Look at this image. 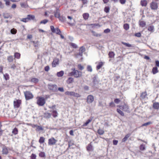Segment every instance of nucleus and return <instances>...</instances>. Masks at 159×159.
<instances>
[{"mask_svg": "<svg viewBox=\"0 0 159 159\" xmlns=\"http://www.w3.org/2000/svg\"><path fill=\"white\" fill-rule=\"evenodd\" d=\"M21 101L20 100L15 99L14 101V105L15 107L18 108L20 106Z\"/></svg>", "mask_w": 159, "mask_h": 159, "instance_id": "nucleus-9", "label": "nucleus"}, {"mask_svg": "<svg viewBox=\"0 0 159 159\" xmlns=\"http://www.w3.org/2000/svg\"><path fill=\"white\" fill-rule=\"evenodd\" d=\"M4 1L5 2V4L6 6H8L10 5V1L9 0H4Z\"/></svg>", "mask_w": 159, "mask_h": 159, "instance_id": "nucleus-59", "label": "nucleus"}, {"mask_svg": "<svg viewBox=\"0 0 159 159\" xmlns=\"http://www.w3.org/2000/svg\"><path fill=\"white\" fill-rule=\"evenodd\" d=\"M74 81V79L72 77H69L67 80L66 82L68 84L72 83Z\"/></svg>", "mask_w": 159, "mask_h": 159, "instance_id": "nucleus-18", "label": "nucleus"}, {"mask_svg": "<svg viewBox=\"0 0 159 159\" xmlns=\"http://www.w3.org/2000/svg\"><path fill=\"white\" fill-rule=\"evenodd\" d=\"M64 72L63 71H61L57 73V75L58 77H62L64 75Z\"/></svg>", "mask_w": 159, "mask_h": 159, "instance_id": "nucleus-23", "label": "nucleus"}, {"mask_svg": "<svg viewBox=\"0 0 159 159\" xmlns=\"http://www.w3.org/2000/svg\"><path fill=\"white\" fill-rule=\"evenodd\" d=\"M98 132L99 134L101 135L104 133V131L102 129H99L98 130Z\"/></svg>", "mask_w": 159, "mask_h": 159, "instance_id": "nucleus-46", "label": "nucleus"}, {"mask_svg": "<svg viewBox=\"0 0 159 159\" xmlns=\"http://www.w3.org/2000/svg\"><path fill=\"white\" fill-rule=\"evenodd\" d=\"M57 142V140L55 139L54 138L52 137L48 140V144L49 145H55Z\"/></svg>", "mask_w": 159, "mask_h": 159, "instance_id": "nucleus-6", "label": "nucleus"}, {"mask_svg": "<svg viewBox=\"0 0 159 159\" xmlns=\"http://www.w3.org/2000/svg\"><path fill=\"white\" fill-rule=\"evenodd\" d=\"M116 110L117 111L121 116H124V113H123V111H121L120 109H117Z\"/></svg>", "mask_w": 159, "mask_h": 159, "instance_id": "nucleus-42", "label": "nucleus"}, {"mask_svg": "<svg viewBox=\"0 0 159 159\" xmlns=\"http://www.w3.org/2000/svg\"><path fill=\"white\" fill-rule=\"evenodd\" d=\"M122 43L128 47H132V45L128 43H126L124 42H122Z\"/></svg>", "mask_w": 159, "mask_h": 159, "instance_id": "nucleus-45", "label": "nucleus"}, {"mask_svg": "<svg viewBox=\"0 0 159 159\" xmlns=\"http://www.w3.org/2000/svg\"><path fill=\"white\" fill-rule=\"evenodd\" d=\"M59 18L61 22H64L66 20V18L62 16H60Z\"/></svg>", "mask_w": 159, "mask_h": 159, "instance_id": "nucleus-38", "label": "nucleus"}, {"mask_svg": "<svg viewBox=\"0 0 159 159\" xmlns=\"http://www.w3.org/2000/svg\"><path fill=\"white\" fill-rule=\"evenodd\" d=\"M78 67L79 70H82L84 69V67L80 64H79L78 65Z\"/></svg>", "mask_w": 159, "mask_h": 159, "instance_id": "nucleus-55", "label": "nucleus"}, {"mask_svg": "<svg viewBox=\"0 0 159 159\" xmlns=\"http://www.w3.org/2000/svg\"><path fill=\"white\" fill-rule=\"evenodd\" d=\"M7 59L8 61L9 62H12L13 61L14 58H13V57L12 56H8L7 57Z\"/></svg>", "mask_w": 159, "mask_h": 159, "instance_id": "nucleus-26", "label": "nucleus"}, {"mask_svg": "<svg viewBox=\"0 0 159 159\" xmlns=\"http://www.w3.org/2000/svg\"><path fill=\"white\" fill-rule=\"evenodd\" d=\"M31 159H36V155L34 154H32L31 156Z\"/></svg>", "mask_w": 159, "mask_h": 159, "instance_id": "nucleus-60", "label": "nucleus"}, {"mask_svg": "<svg viewBox=\"0 0 159 159\" xmlns=\"http://www.w3.org/2000/svg\"><path fill=\"white\" fill-rule=\"evenodd\" d=\"M8 152V150L7 147L4 146L2 148V153L4 154L7 155Z\"/></svg>", "mask_w": 159, "mask_h": 159, "instance_id": "nucleus-12", "label": "nucleus"}, {"mask_svg": "<svg viewBox=\"0 0 159 159\" xmlns=\"http://www.w3.org/2000/svg\"><path fill=\"white\" fill-rule=\"evenodd\" d=\"M152 72L154 74H155L158 72V68L157 67H153L152 69Z\"/></svg>", "mask_w": 159, "mask_h": 159, "instance_id": "nucleus-24", "label": "nucleus"}, {"mask_svg": "<svg viewBox=\"0 0 159 159\" xmlns=\"http://www.w3.org/2000/svg\"><path fill=\"white\" fill-rule=\"evenodd\" d=\"M20 20L21 21L24 22H28L29 21L28 20V18L27 17L26 18H23L22 19H21Z\"/></svg>", "mask_w": 159, "mask_h": 159, "instance_id": "nucleus-40", "label": "nucleus"}, {"mask_svg": "<svg viewBox=\"0 0 159 159\" xmlns=\"http://www.w3.org/2000/svg\"><path fill=\"white\" fill-rule=\"evenodd\" d=\"M17 32V30L14 29L13 28L11 30V33L13 34H15Z\"/></svg>", "mask_w": 159, "mask_h": 159, "instance_id": "nucleus-49", "label": "nucleus"}, {"mask_svg": "<svg viewBox=\"0 0 159 159\" xmlns=\"http://www.w3.org/2000/svg\"><path fill=\"white\" fill-rule=\"evenodd\" d=\"M48 20H47V19H45V20H42L40 22V24H46L47 22H48Z\"/></svg>", "mask_w": 159, "mask_h": 159, "instance_id": "nucleus-54", "label": "nucleus"}, {"mask_svg": "<svg viewBox=\"0 0 159 159\" xmlns=\"http://www.w3.org/2000/svg\"><path fill=\"white\" fill-rule=\"evenodd\" d=\"M130 136V134H126L125 136V137L122 139V142H125V141H126Z\"/></svg>", "mask_w": 159, "mask_h": 159, "instance_id": "nucleus-22", "label": "nucleus"}, {"mask_svg": "<svg viewBox=\"0 0 159 159\" xmlns=\"http://www.w3.org/2000/svg\"><path fill=\"white\" fill-rule=\"evenodd\" d=\"M152 124V122H148L147 123H146L143 124L141 126H147L149 125H150Z\"/></svg>", "mask_w": 159, "mask_h": 159, "instance_id": "nucleus-56", "label": "nucleus"}, {"mask_svg": "<svg viewBox=\"0 0 159 159\" xmlns=\"http://www.w3.org/2000/svg\"><path fill=\"white\" fill-rule=\"evenodd\" d=\"M20 54L19 53L15 52L14 54L15 58H16L17 59H19L20 58Z\"/></svg>", "mask_w": 159, "mask_h": 159, "instance_id": "nucleus-30", "label": "nucleus"}, {"mask_svg": "<svg viewBox=\"0 0 159 159\" xmlns=\"http://www.w3.org/2000/svg\"><path fill=\"white\" fill-rule=\"evenodd\" d=\"M61 32L60 29L58 28H57L55 29V30L53 33H55L57 34H60Z\"/></svg>", "mask_w": 159, "mask_h": 159, "instance_id": "nucleus-31", "label": "nucleus"}, {"mask_svg": "<svg viewBox=\"0 0 159 159\" xmlns=\"http://www.w3.org/2000/svg\"><path fill=\"white\" fill-rule=\"evenodd\" d=\"M27 17L28 18L29 21L31 20H33L35 18V16L34 15H29L27 16Z\"/></svg>", "mask_w": 159, "mask_h": 159, "instance_id": "nucleus-19", "label": "nucleus"}, {"mask_svg": "<svg viewBox=\"0 0 159 159\" xmlns=\"http://www.w3.org/2000/svg\"><path fill=\"white\" fill-rule=\"evenodd\" d=\"M73 71L69 73V75L71 76H74L75 77L78 78L82 76V72L77 70H75V69H72Z\"/></svg>", "mask_w": 159, "mask_h": 159, "instance_id": "nucleus-1", "label": "nucleus"}, {"mask_svg": "<svg viewBox=\"0 0 159 159\" xmlns=\"http://www.w3.org/2000/svg\"><path fill=\"white\" fill-rule=\"evenodd\" d=\"M110 8L109 7H105L104 9V11L107 13L109 12Z\"/></svg>", "mask_w": 159, "mask_h": 159, "instance_id": "nucleus-48", "label": "nucleus"}, {"mask_svg": "<svg viewBox=\"0 0 159 159\" xmlns=\"http://www.w3.org/2000/svg\"><path fill=\"white\" fill-rule=\"evenodd\" d=\"M37 103L39 106H42L45 103V100L44 98L37 97Z\"/></svg>", "mask_w": 159, "mask_h": 159, "instance_id": "nucleus-2", "label": "nucleus"}, {"mask_svg": "<svg viewBox=\"0 0 159 159\" xmlns=\"http://www.w3.org/2000/svg\"><path fill=\"white\" fill-rule=\"evenodd\" d=\"M141 4L142 6H146L147 4V1L145 0H142L141 1Z\"/></svg>", "mask_w": 159, "mask_h": 159, "instance_id": "nucleus-25", "label": "nucleus"}, {"mask_svg": "<svg viewBox=\"0 0 159 159\" xmlns=\"http://www.w3.org/2000/svg\"><path fill=\"white\" fill-rule=\"evenodd\" d=\"M70 45L72 46L73 48H77V46L76 44L73 43H70Z\"/></svg>", "mask_w": 159, "mask_h": 159, "instance_id": "nucleus-57", "label": "nucleus"}, {"mask_svg": "<svg viewBox=\"0 0 159 159\" xmlns=\"http://www.w3.org/2000/svg\"><path fill=\"white\" fill-rule=\"evenodd\" d=\"M87 70L88 71L91 72L92 71V68L91 66L88 65L87 67Z\"/></svg>", "mask_w": 159, "mask_h": 159, "instance_id": "nucleus-50", "label": "nucleus"}, {"mask_svg": "<svg viewBox=\"0 0 159 159\" xmlns=\"http://www.w3.org/2000/svg\"><path fill=\"white\" fill-rule=\"evenodd\" d=\"M93 86L95 87L98 84L99 81L96 76H95L93 78Z\"/></svg>", "mask_w": 159, "mask_h": 159, "instance_id": "nucleus-11", "label": "nucleus"}, {"mask_svg": "<svg viewBox=\"0 0 159 159\" xmlns=\"http://www.w3.org/2000/svg\"><path fill=\"white\" fill-rule=\"evenodd\" d=\"M5 6L0 1V8L3 9L4 8Z\"/></svg>", "mask_w": 159, "mask_h": 159, "instance_id": "nucleus-62", "label": "nucleus"}, {"mask_svg": "<svg viewBox=\"0 0 159 159\" xmlns=\"http://www.w3.org/2000/svg\"><path fill=\"white\" fill-rule=\"evenodd\" d=\"M18 132V129L17 128H15L12 131V133L14 134H17Z\"/></svg>", "mask_w": 159, "mask_h": 159, "instance_id": "nucleus-43", "label": "nucleus"}, {"mask_svg": "<svg viewBox=\"0 0 159 159\" xmlns=\"http://www.w3.org/2000/svg\"><path fill=\"white\" fill-rule=\"evenodd\" d=\"M120 101V100L118 98H116L114 100V102L116 104L119 103Z\"/></svg>", "mask_w": 159, "mask_h": 159, "instance_id": "nucleus-64", "label": "nucleus"}, {"mask_svg": "<svg viewBox=\"0 0 159 159\" xmlns=\"http://www.w3.org/2000/svg\"><path fill=\"white\" fill-rule=\"evenodd\" d=\"M92 120V118H90L89 119L87 120L86 122L84 123L82 125V126H87Z\"/></svg>", "mask_w": 159, "mask_h": 159, "instance_id": "nucleus-20", "label": "nucleus"}, {"mask_svg": "<svg viewBox=\"0 0 159 159\" xmlns=\"http://www.w3.org/2000/svg\"><path fill=\"white\" fill-rule=\"evenodd\" d=\"M94 100V97L92 95H88L87 98V102L88 103H92Z\"/></svg>", "mask_w": 159, "mask_h": 159, "instance_id": "nucleus-8", "label": "nucleus"}, {"mask_svg": "<svg viewBox=\"0 0 159 159\" xmlns=\"http://www.w3.org/2000/svg\"><path fill=\"white\" fill-rule=\"evenodd\" d=\"M45 140V139L43 137H41L39 140V142L41 144L43 143L44 142Z\"/></svg>", "mask_w": 159, "mask_h": 159, "instance_id": "nucleus-32", "label": "nucleus"}, {"mask_svg": "<svg viewBox=\"0 0 159 159\" xmlns=\"http://www.w3.org/2000/svg\"><path fill=\"white\" fill-rule=\"evenodd\" d=\"M153 108L155 109H159V103L158 102H155L153 103Z\"/></svg>", "mask_w": 159, "mask_h": 159, "instance_id": "nucleus-14", "label": "nucleus"}, {"mask_svg": "<svg viewBox=\"0 0 159 159\" xmlns=\"http://www.w3.org/2000/svg\"><path fill=\"white\" fill-rule=\"evenodd\" d=\"M83 16L84 19L85 20H87L88 19L89 15L87 13H85L83 14Z\"/></svg>", "mask_w": 159, "mask_h": 159, "instance_id": "nucleus-27", "label": "nucleus"}, {"mask_svg": "<svg viewBox=\"0 0 159 159\" xmlns=\"http://www.w3.org/2000/svg\"><path fill=\"white\" fill-rule=\"evenodd\" d=\"M4 77L5 79L6 80H8L9 78V75L7 74H6L5 75H4Z\"/></svg>", "mask_w": 159, "mask_h": 159, "instance_id": "nucleus-63", "label": "nucleus"}, {"mask_svg": "<svg viewBox=\"0 0 159 159\" xmlns=\"http://www.w3.org/2000/svg\"><path fill=\"white\" fill-rule=\"evenodd\" d=\"M39 156L40 157H43L45 156V153L44 152H41L39 154Z\"/></svg>", "mask_w": 159, "mask_h": 159, "instance_id": "nucleus-51", "label": "nucleus"}, {"mask_svg": "<svg viewBox=\"0 0 159 159\" xmlns=\"http://www.w3.org/2000/svg\"><path fill=\"white\" fill-rule=\"evenodd\" d=\"M65 94L67 95L73 96L74 92H70L66 91L65 93Z\"/></svg>", "mask_w": 159, "mask_h": 159, "instance_id": "nucleus-34", "label": "nucleus"}, {"mask_svg": "<svg viewBox=\"0 0 159 159\" xmlns=\"http://www.w3.org/2000/svg\"><path fill=\"white\" fill-rule=\"evenodd\" d=\"M120 109H121L125 111H126L128 112H129V108L128 105L126 104H124L123 106H120Z\"/></svg>", "mask_w": 159, "mask_h": 159, "instance_id": "nucleus-7", "label": "nucleus"}, {"mask_svg": "<svg viewBox=\"0 0 159 159\" xmlns=\"http://www.w3.org/2000/svg\"><path fill=\"white\" fill-rule=\"evenodd\" d=\"M54 16L56 17L59 18L60 16V13L57 10L54 13Z\"/></svg>", "mask_w": 159, "mask_h": 159, "instance_id": "nucleus-33", "label": "nucleus"}, {"mask_svg": "<svg viewBox=\"0 0 159 159\" xmlns=\"http://www.w3.org/2000/svg\"><path fill=\"white\" fill-rule=\"evenodd\" d=\"M48 88L49 90L53 92L57 91V86L56 84H49L48 85Z\"/></svg>", "mask_w": 159, "mask_h": 159, "instance_id": "nucleus-5", "label": "nucleus"}, {"mask_svg": "<svg viewBox=\"0 0 159 159\" xmlns=\"http://www.w3.org/2000/svg\"><path fill=\"white\" fill-rule=\"evenodd\" d=\"M108 55L109 57L112 58L114 57L115 55V54L113 52H110L109 53Z\"/></svg>", "mask_w": 159, "mask_h": 159, "instance_id": "nucleus-37", "label": "nucleus"}, {"mask_svg": "<svg viewBox=\"0 0 159 159\" xmlns=\"http://www.w3.org/2000/svg\"><path fill=\"white\" fill-rule=\"evenodd\" d=\"M3 16L4 18L5 19H8L9 18H12V16L10 15L9 14L7 13H3Z\"/></svg>", "mask_w": 159, "mask_h": 159, "instance_id": "nucleus-13", "label": "nucleus"}, {"mask_svg": "<svg viewBox=\"0 0 159 159\" xmlns=\"http://www.w3.org/2000/svg\"><path fill=\"white\" fill-rule=\"evenodd\" d=\"M34 127H36L37 130L38 131H40L41 130H43V128L41 126H37L36 125H34Z\"/></svg>", "mask_w": 159, "mask_h": 159, "instance_id": "nucleus-47", "label": "nucleus"}, {"mask_svg": "<svg viewBox=\"0 0 159 159\" xmlns=\"http://www.w3.org/2000/svg\"><path fill=\"white\" fill-rule=\"evenodd\" d=\"M103 63L102 62H99L98 65L97 66V70L99 69L102 66Z\"/></svg>", "mask_w": 159, "mask_h": 159, "instance_id": "nucleus-44", "label": "nucleus"}, {"mask_svg": "<svg viewBox=\"0 0 159 159\" xmlns=\"http://www.w3.org/2000/svg\"><path fill=\"white\" fill-rule=\"evenodd\" d=\"M20 6L22 8H26L27 7L28 5L27 3L25 2L24 3H21L20 4Z\"/></svg>", "mask_w": 159, "mask_h": 159, "instance_id": "nucleus-39", "label": "nucleus"}, {"mask_svg": "<svg viewBox=\"0 0 159 159\" xmlns=\"http://www.w3.org/2000/svg\"><path fill=\"white\" fill-rule=\"evenodd\" d=\"M91 32L92 33V34L95 36L98 37L101 36L100 34H98L93 31H92Z\"/></svg>", "mask_w": 159, "mask_h": 159, "instance_id": "nucleus-36", "label": "nucleus"}, {"mask_svg": "<svg viewBox=\"0 0 159 159\" xmlns=\"http://www.w3.org/2000/svg\"><path fill=\"white\" fill-rule=\"evenodd\" d=\"M147 97V93L146 92H143L141 95L140 97L141 99L145 98Z\"/></svg>", "mask_w": 159, "mask_h": 159, "instance_id": "nucleus-28", "label": "nucleus"}, {"mask_svg": "<svg viewBox=\"0 0 159 159\" xmlns=\"http://www.w3.org/2000/svg\"><path fill=\"white\" fill-rule=\"evenodd\" d=\"M154 30V27L153 25H151L148 27V30L151 32H153Z\"/></svg>", "mask_w": 159, "mask_h": 159, "instance_id": "nucleus-35", "label": "nucleus"}, {"mask_svg": "<svg viewBox=\"0 0 159 159\" xmlns=\"http://www.w3.org/2000/svg\"><path fill=\"white\" fill-rule=\"evenodd\" d=\"M87 149L89 151H93V146L91 143L88 145L87 147Z\"/></svg>", "mask_w": 159, "mask_h": 159, "instance_id": "nucleus-16", "label": "nucleus"}, {"mask_svg": "<svg viewBox=\"0 0 159 159\" xmlns=\"http://www.w3.org/2000/svg\"><path fill=\"white\" fill-rule=\"evenodd\" d=\"M24 94L26 100L30 99L33 98V95L29 91H26L24 92Z\"/></svg>", "mask_w": 159, "mask_h": 159, "instance_id": "nucleus-3", "label": "nucleus"}, {"mask_svg": "<svg viewBox=\"0 0 159 159\" xmlns=\"http://www.w3.org/2000/svg\"><path fill=\"white\" fill-rule=\"evenodd\" d=\"M145 22L143 21H140V26L142 27H144L146 26Z\"/></svg>", "mask_w": 159, "mask_h": 159, "instance_id": "nucleus-29", "label": "nucleus"}, {"mask_svg": "<svg viewBox=\"0 0 159 159\" xmlns=\"http://www.w3.org/2000/svg\"><path fill=\"white\" fill-rule=\"evenodd\" d=\"M43 116L46 118H49L51 117V115L50 113L45 112L44 113Z\"/></svg>", "mask_w": 159, "mask_h": 159, "instance_id": "nucleus-17", "label": "nucleus"}, {"mask_svg": "<svg viewBox=\"0 0 159 159\" xmlns=\"http://www.w3.org/2000/svg\"><path fill=\"white\" fill-rule=\"evenodd\" d=\"M123 27L124 29L126 30H128L129 28V25L127 24H125L124 25Z\"/></svg>", "mask_w": 159, "mask_h": 159, "instance_id": "nucleus-41", "label": "nucleus"}, {"mask_svg": "<svg viewBox=\"0 0 159 159\" xmlns=\"http://www.w3.org/2000/svg\"><path fill=\"white\" fill-rule=\"evenodd\" d=\"M31 81L34 83H37L38 81V80L37 79L34 78L32 79Z\"/></svg>", "mask_w": 159, "mask_h": 159, "instance_id": "nucleus-61", "label": "nucleus"}, {"mask_svg": "<svg viewBox=\"0 0 159 159\" xmlns=\"http://www.w3.org/2000/svg\"><path fill=\"white\" fill-rule=\"evenodd\" d=\"M52 112V114L54 117H56L57 116L58 113L56 110H51L50 111Z\"/></svg>", "mask_w": 159, "mask_h": 159, "instance_id": "nucleus-15", "label": "nucleus"}, {"mask_svg": "<svg viewBox=\"0 0 159 159\" xmlns=\"http://www.w3.org/2000/svg\"><path fill=\"white\" fill-rule=\"evenodd\" d=\"M150 7L152 10H157L158 7L157 3L155 1H152L150 3Z\"/></svg>", "mask_w": 159, "mask_h": 159, "instance_id": "nucleus-4", "label": "nucleus"}, {"mask_svg": "<svg viewBox=\"0 0 159 159\" xmlns=\"http://www.w3.org/2000/svg\"><path fill=\"white\" fill-rule=\"evenodd\" d=\"M34 47L36 48V49H38L39 48V45L38 43V42H34Z\"/></svg>", "mask_w": 159, "mask_h": 159, "instance_id": "nucleus-52", "label": "nucleus"}, {"mask_svg": "<svg viewBox=\"0 0 159 159\" xmlns=\"http://www.w3.org/2000/svg\"><path fill=\"white\" fill-rule=\"evenodd\" d=\"M145 143L142 144L140 146V149L142 151H144L145 150Z\"/></svg>", "mask_w": 159, "mask_h": 159, "instance_id": "nucleus-21", "label": "nucleus"}, {"mask_svg": "<svg viewBox=\"0 0 159 159\" xmlns=\"http://www.w3.org/2000/svg\"><path fill=\"white\" fill-rule=\"evenodd\" d=\"M59 60L58 58L54 59L52 63V66L53 67H55L57 65L59 64Z\"/></svg>", "mask_w": 159, "mask_h": 159, "instance_id": "nucleus-10", "label": "nucleus"}, {"mask_svg": "<svg viewBox=\"0 0 159 159\" xmlns=\"http://www.w3.org/2000/svg\"><path fill=\"white\" fill-rule=\"evenodd\" d=\"M79 50L80 52L83 53L85 51V48L83 46H82L81 47H80Z\"/></svg>", "mask_w": 159, "mask_h": 159, "instance_id": "nucleus-53", "label": "nucleus"}, {"mask_svg": "<svg viewBox=\"0 0 159 159\" xmlns=\"http://www.w3.org/2000/svg\"><path fill=\"white\" fill-rule=\"evenodd\" d=\"M73 96L77 98L80 97H81V95L80 94L77 93H75L74 92Z\"/></svg>", "mask_w": 159, "mask_h": 159, "instance_id": "nucleus-58", "label": "nucleus"}]
</instances>
